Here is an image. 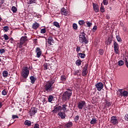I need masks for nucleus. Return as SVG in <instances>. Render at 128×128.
I'll list each match as a JSON object with an SVG mask.
<instances>
[{"instance_id":"f257e3e1","label":"nucleus","mask_w":128,"mask_h":128,"mask_svg":"<svg viewBox=\"0 0 128 128\" xmlns=\"http://www.w3.org/2000/svg\"><path fill=\"white\" fill-rule=\"evenodd\" d=\"M72 94V89H68L62 96V100L63 102H66L70 98Z\"/></svg>"},{"instance_id":"f03ea898","label":"nucleus","mask_w":128,"mask_h":128,"mask_svg":"<svg viewBox=\"0 0 128 128\" xmlns=\"http://www.w3.org/2000/svg\"><path fill=\"white\" fill-rule=\"evenodd\" d=\"M29 74H30V68L26 66L23 67L22 69V71L21 72V76H22L23 78L26 80Z\"/></svg>"},{"instance_id":"7ed1b4c3","label":"nucleus","mask_w":128,"mask_h":128,"mask_svg":"<svg viewBox=\"0 0 128 128\" xmlns=\"http://www.w3.org/2000/svg\"><path fill=\"white\" fill-rule=\"evenodd\" d=\"M27 42H28V38L26 36H22L20 40V48H22V46H26L28 44Z\"/></svg>"},{"instance_id":"20e7f679","label":"nucleus","mask_w":128,"mask_h":128,"mask_svg":"<svg viewBox=\"0 0 128 128\" xmlns=\"http://www.w3.org/2000/svg\"><path fill=\"white\" fill-rule=\"evenodd\" d=\"M116 94L119 98H128V92L122 89H118L117 91Z\"/></svg>"},{"instance_id":"39448f33","label":"nucleus","mask_w":128,"mask_h":128,"mask_svg":"<svg viewBox=\"0 0 128 128\" xmlns=\"http://www.w3.org/2000/svg\"><path fill=\"white\" fill-rule=\"evenodd\" d=\"M54 84V81H49L45 85V90L47 92H50L52 90V84Z\"/></svg>"},{"instance_id":"423d86ee","label":"nucleus","mask_w":128,"mask_h":128,"mask_svg":"<svg viewBox=\"0 0 128 128\" xmlns=\"http://www.w3.org/2000/svg\"><path fill=\"white\" fill-rule=\"evenodd\" d=\"M80 42L81 44H88V40L86 38V36L84 32H82L80 34L79 36Z\"/></svg>"},{"instance_id":"0eeeda50","label":"nucleus","mask_w":128,"mask_h":128,"mask_svg":"<svg viewBox=\"0 0 128 128\" xmlns=\"http://www.w3.org/2000/svg\"><path fill=\"white\" fill-rule=\"evenodd\" d=\"M86 101L81 100L79 102L78 104V108L79 110H82L86 106Z\"/></svg>"},{"instance_id":"6e6552de","label":"nucleus","mask_w":128,"mask_h":128,"mask_svg":"<svg viewBox=\"0 0 128 128\" xmlns=\"http://www.w3.org/2000/svg\"><path fill=\"white\" fill-rule=\"evenodd\" d=\"M95 86L97 90L100 92V90L104 88V84L102 82H99L95 84Z\"/></svg>"},{"instance_id":"1a4fd4ad","label":"nucleus","mask_w":128,"mask_h":128,"mask_svg":"<svg viewBox=\"0 0 128 128\" xmlns=\"http://www.w3.org/2000/svg\"><path fill=\"white\" fill-rule=\"evenodd\" d=\"M110 122L112 124H118V120L116 116H112L110 118Z\"/></svg>"},{"instance_id":"9d476101","label":"nucleus","mask_w":128,"mask_h":128,"mask_svg":"<svg viewBox=\"0 0 128 128\" xmlns=\"http://www.w3.org/2000/svg\"><path fill=\"white\" fill-rule=\"evenodd\" d=\"M36 112H38V108L35 107H32L29 112V114L30 116H32L36 114Z\"/></svg>"},{"instance_id":"9b49d317","label":"nucleus","mask_w":128,"mask_h":128,"mask_svg":"<svg viewBox=\"0 0 128 128\" xmlns=\"http://www.w3.org/2000/svg\"><path fill=\"white\" fill-rule=\"evenodd\" d=\"M88 64H86L82 70V75L83 76H86L88 74Z\"/></svg>"},{"instance_id":"f8f14e48","label":"nucleus","mask_w":128,"mask_h":128,"mask_svg":"<svg viewBox=\"0 0 128 128\" xmlns=\"http://www.w3.org/2000/svg\"><path fill=\"white\" fill-rule=\"evenodd\" d=\"M62 110V108L61 106H55L54 109L52 110V112H53V114H56L58 112H61Z\"/></svg>"},{"instance_id":"ddd939ff","label":"nucleus","mask_w":128,"mask_h":128,"mask_svg":"<svg viewBox=\"0 0 128 128\" xmlns=\"http://www.w3.org/2000/svg\"><path fill=\"white\" fill-rule=\"evenodd\" d=\"M114 52L116 53V54H118V48H120L118 44L116 42H114Z\"/></svg>"},{"instance_id":"4468645a","label":"nucleus","mask_w":128,"mask_h":128,"mask_svg":"<svg viewBox=\"0 0 128 128\" xmlns=\"http://www.w3.org/2000/svg\"><path fill=\"white\" fill-rule=\"evenodd\" d=\"M58 116L62 118V120H64L66 115V112L60 111L58 113Z\"/></svg>"},{"instance_id":"2eb2a0df","label":"nucleus","mask_w":128,"mask_h":128,"mask_svg":"<svg viewBox=\"0 0 128 128\" xmlns=\"http://www.w3.org/2000/svg\"><path fill=\"white\" fill-rule=\"evenodd\" d=\"M36 53L37 58H40V56H42V50H40V48H36Z\"/></svg>"},{"instance_id":"dca6fc26","label":"nucleus","mask_w":128,"mask_h":128,"mask_svg":"<svg viewBox=\"0 0 128 128\" xmlns=\"http://www.w3.org/2000/svg\"><path fill=\"white\" fill-rule=\"evenodd\" d=\"M40 27V24L38 23L37 22H34L32 24V28L33 30H37Z\"/></svg>"},{"instance_id":"f3484780","label":"nucleus","mask_w":128,"mask_h":128,"mask_svg":"<svg viewBox=\"0 0 128 128\" xmlns=\"http://www.w3.org/2000/svg\"><path fill=\"white\" fill-rule=\"evenodd\" d=\"M61 12L63 16H68V12L66 11L64 8L61 9Z\"/></svg>"},{"instance_id":"a211bd4d","label":"nucleus","mask_w":128,"mask_h":128,"mask_svg":"<svg viewBox=\"0 0 128 128\" xmlns=\"http://www.w3.org/2000/svg\"><path fill=\"white\" fill-rule=\"evenodd\" d=\"M93 8L96 12H98L100 10V9H98V6L96 4H94V3L93 4Z\"/></svg>"},{"instance_id":"6ab92c4d","label":"nucleus","mask_w":128,"mask_h":128,"mask_svg":"<svg viewBox=\"0 0 128 128\" xmlns=\"http://www.w3.org/2000/svg\"><path fill=\"white\" fill-rule=\"evenodd\" d=\"M47 42H48V44L52 46V42H54V39H52V36H49L48 38Z\"/></svg>"},{"instance_id":"aec40b11","label":"nucleus","mask_w":128,"mask_h":128,"mask_svg":"<svg viewBox=\"0 0 128 128\" xmlns=\"http://www.w3.org/2000/svg\"><path fill=\"white\" fill-rule=\"evenodd\" d=\"M24 124L25 126H32V122L28 120H25Z\"/></svg>"},{"instance_id":"412c9836","label":"nucleus","mask_w":128,"mask_h":128,"mask_svg":"<svg viewBox=\"0 0 128 128\" xmlns=\"http://www.w3.org/2000/svg\"><path fill=\"white\" fill-rule=\"evenodd\" d=\"M66 106H68L66 104H63L62 106V108L64 112H68V110H66Z\"/></svg>"},{"instance_id":"4be33fe9","label":"nucleus","mask_w":128,"mask_h":128,"mask_svg":"<svg viewBox=\"0 0 128 128\" xmlns=\"http://www.w3.org/2000/svg\"><path fill=\"white\" fill-rule=\"evenodd\" d=\"M8 76V72L6 70H4L2 72V76L4 78H7Z\"/></svg>"},{"instance_id":"5701e85b","label":"nucleus","mask_w":128,"mask_h":128,"mask_svg":"<svg viewBox=\"0 0 128 128\" xmlns=\"http://www.w3.org/2000/svg\"><path fill=\"white\" fill-rule=\"evenodd\" d=\"M60 80H62V82H66V76L62 75L60 76Z\"/></svg>"},{"instance_id":"b1692460","label":"nucleus","mask_w":128,"mask_h":128,"mask_svg":"<svg viewBox=\"0 0 128 128\" xmlns=\"http://www.w3.org/2000/svg\"><path fill=\"white\" fill-rule=\"evenodd\" d=\"M30 78L31 80V82L32 84H34V82H36V78L34 76H30Z\"/></svg>"},{"instance_id":"393cba45","label":"nucleus","mask_w":128,"mask_h":128,"mask_svg":"<svg viewBox=\"0 0 128 128\" xmlns=\"http://www.w3.org/2000/svg\"><path fill=\"white\" fill-rule=\"evenodd\" d=\"M65 126L66 128H70L72 126V122H68V124H66L65 125Z\"/></svg>"},{"instance_id":"a878e982","label":"nucleus","mask_w":128,"mask_h":128,"mask_svg":"<svg viewBox=\"0 0 128 128\" xmlns=\"http://www.w3.org/2000/svg\"><path fill=\"white\" fill-rule=\"evenodd\" d=\"M74 76H80V71L79 70H77L74 71Z\"/></svg>"},{"instance_id":"bb28decb","label":"nucleus","mask_w":128,"mask_h":128,"mask_svg":"<svg viewBox=\"0 0 128 128\" xmlns=\"http://www.w3.org/2000/svg\"><path fill=\"white\" fill-rule=\"evenodd\" d=\"M110 106H112V104H110V102H108V101H106L105 102V106L106 107H110Z\"/></svg>"},{"instance_id":"cd10ccee","label":"nucleus","mask_w":128,"mask_h":128,"mask_svg":"<svg viewBox=\"0 0 128 128\" xmlns=\"http://www.w3.org/2000/svg\"><path fill=\"white\" fill-rule=\"evenodd\" d=\"M90 123L91 124H96V120L95 118H92Z\"/></svg>"},{"instance_id":"c85d7f7f","label":"nucleus","mask_w":128,"mask_h":128,"mask_svg":"<svg viewBox=\"0 0 128 128\" xmlns=\"http://www.w3.org/2000/svg\"><path fill=\"white\" fill-rule=\"evenodd\" d=\"M48 100L49 102H52L54 100V96H50L48 98Z\"/></svg>"},{"instance_id":"c756f323","label":"nucleus","mask_w":128,"mask_h":128,"mask_svg":"<svg viewBox=\"0 0 128 128\" xmlns=\"http://www.w3.org/2000/svg\"><path fill=\"white\" fill-rule=\"evenodd\" d=\"M76 65H77L78 66H80V64H82V61L80 60H78L76 62Z\"/></svg>"},{"instance_id":"7c9ffc66","label":"nucleus","mask_w":128,"mask_h":128,"mask_svg":"<svg viewBox=\"0 0 128 128\" xmlns=\"http://www.w3.org/2000/svg\"><path fill=\"white\" fill-rule=\"evenodd\" d=\"M12 10L14 13L16 12H18V8H16V6H13L12 8Z\"/></svg>"},{"instance_id":"2f4dec72","label":"nucleus","mask_w":128,"mask_h":128,"mask_svg":"<svg viewBox=\"0 0 128 128\" xmlns=\"http://www.w3.org/2000/svg\"><path fill=\"white\" fill-rule=\"evenodd\" d=\"M116 38L119 42H122V38L120 36H116Z\"/></svg>"},{"instance_id":"473e14b6","label":"nucleus","mask_w":128,"mask_h":128,"mask_svg":"<svg viewBox=\"0 0 128 128\" xmlns=\"http://www.w3.org/2000/svg\"><path fill=\"white\" fill-rule=\"evenodd\" d=\"M54 26H56V28H60V24L56 22H54Z\"/></svg>"},{"instance_id":"72a5a7b5","label":"nucleus","mask_w":128,"mask_h":128,"mask_svg":"<svg viewBox=\"0 0 128 128\" xmlns=\"http://www.w3.org/2000/svg\"><path fill=\"white\" fill-rule=\"evenodd\" d=\"M78 56H80V58H84V56H86V54H84L82 53H79Z\"/></svg>"},{"instance_id":"f704fd0d","label":"nucleus","mask_w":128,"mask_h":128,"mask_svg":"<svg viewBox=\"0 0 128 128\" xmlns=\"http://www.w3.org/2000/svg\"><path fill=\"white\" fill-rule=\"evenodd\" d=\"M100 10L101 12H105L104 8V6H102H102L100 8Z\"/></svg>"},{"instance_id":"c9c22d12","label":"nucleus","mask_w":128,"mask_h":128,"mask_svg":"<svg viewBox=\"0 0 128 128\" xmlns=\"http://www.w3.org/2000/svg\"><path fill=\"white\" fill-rule=\"evenodd\" d=\"M118 66H124V61L122 60H120L118 62Z\"/></svg>"},{"instance_id":"e433bc0d","label":"nucleus","mask_w":128,"mask_h":128,"mask_svg":"<svg viewBox=\"0 0 128 128\" xmlns=\"http://www.w3.org/2000/svg\"><path fill=\"white\" fill-rule=\"evenodd\" d=\"M102 3L104 6H108V0H104Z\"/></svg>"},{"instance_id":"4c0bfd02","label":"nucleus","mask_w":128,"mask_h":128,"mask_svg":"<svg viewBox=\"0 0 128 128\" xmlns=\"http://www.w3.org/2000/svg\"><path fill=\"white\" fill-rule=\"evenodd\" d=\"M78 24L80 26H82L84 24V20H80L78 21Z\"/></svg>"},{"instance_id":"58836bf2","label":"nucleus","mask_w":128,"mask_h":128,"mask_svg":"<svg viewBox=\"0 0 128 128\" xmlns=\"http://www.w3.org/2000/svg\"><path fill=\"white\" fill-rule=\"evenodd\" d=\"M3 37L4 38L5 40H8L10 38H8V35H6V34H4L3 36Z\"/></svg>"},{"instance_id":"ea45409f","label":"nucleus","mask_w":128,"mask_h":128,"mask_svg":"<svg viewBox=\"0 0 128 128\" xmlns=\"http://www.w3.org/2000/svg\"><path fill=\"white\" fill-rule=\"evenodd\" d=\"M3 28L5 32H8V30H10V28H8V26H5Z\"/></svg>"},{"instance_id":"a19ab883","label":"nucleus","mask_w":128,"mask_h":128,"mask_svg":"<svg viewBox=\"0 0 128 128\" xmlns=\"http://www.w3.org/2000/svg\"><path fill=\"white\" fill-rule=\"evenodd\" d=\"M104 50H102V49H100L99 50V54H100V56H102V54H104Z\"/></svg>"},{"instance_id":"79ce46f5","label":"nucleus","mask_w":128,"mask_h":128,"mask_svg":"<svg viewBox=\"0 0 128 128\" xmlns=\"http://www.w3.org/2000/svg\"><path fill=\"white\" fill-rule=\"evenodd\" d=\"M72 26L74 30H78V25L76 24H74Z\"/></svg>"},{"instance_id":"37998d69","label":"nucleus","mask_w":128,"mask_h":128,"mask_svg":"<svg viewBox=\"0 0 128 128\" xmlns=\"http://www.w3.org/2000/svg\"><path fill=\"white\" fill-rule=\"evenodd\" d=\"M46 28H42L40 30V33L41 34H46Z\"/></svg>"},{"instance_id":"c03bdc74","label":"nucleus","mask_w":128,"mask_h":128,"mask_svg":"<svg viewBox=\"0 0 128 128\" xmlns=\"http://www.w3.org/2000/svg\"><path fill=\"white\" fill-rule=\"evenodd\" d=\"M97 28H98V27L96 26H94L92 30V32H96V30Z\"/></svg>"},{"instance_id":"a18cd8bd","label":"nucleus","mask_w":128,"mask_h":128,"mask_svg":"<svg viewBox=\"0 0 128 128\" xmlns=\"http://www.w3.org/2000/svg\"><path fill=\"white\" fill-rule=\"evenodd\" d=\"M44 70H48V63H44Z\"/></svg>"},{"instance_id":"49530a36","label":"nucleus","mask_w":128,"mask_h":128,"mask_svg":"<svg viewBox=\"0 0 128 128\" xmlns=\"http://www.w3.org/2000/svg\"><path fill=\"white\" fill-rule=\"evenodd\" d=\"M12 118L13 120H14L15 118H18V115H12Z\"/></svg>"},{"instance_id":"de8ad7c7","label":"nucleus","mask_w":128,"mask_h":128,"mask_svg":"<svg viewBox=\"0 0 128 128\" xmlns=\"http://www.w3.org/2000/svg\"><path fill=\"white\" fill-rule=\"evenodd\" d=\"M78 120H80V116H75V118H74L75 122H78Z\"/></svg>"},{"instance_id":"09e8293b","label":"nucleus","mask_w":128,"mask_h":128,"mask_svg":"<svg viewBox=\"0 0 128 128\" xmlns=\"http://www.w3.org/2000/svg\"><path fill=\"white\" fill-rule=\"evenodd\" d=\"M6 94H8V92H6V90H4L2 91V96H6Z\"/></svg>"},{"instance_id":"8fccbe9b","label":"nucleus","mask_w":128,"mask_h":128,"mask_svg":"<svg viewBox=\"0 0 128 128\" xmlns=\"http://www.w3.org/2000/svg\"><path fill=\"white\" fill-rule=\"evenodd\" d=\"M4 52H6V50H4V49H0V54H2Z\"/></svg>"},{"instance_id":"3c124183","label":"nucleus","mask_w":128,"mask_h":128,"mask_svg":"<svg viewBox=\"0 0 128 128\" xmlns=\"http://www.w3.org/2000/svg\"><path fill=\"white\" fill-rule=\"evenodd\" d=\"M86 24H87L88 26L90 27L92 26V22H87Z\"/></svg>"},{"instance_id":"603ef678","label":"nucleus","mask_w":128,"mask_h":128,"mask_svg":"<svg viewBox=\"0 0 128 128\" xmlns=\"http://www.w3.org/2000/svg\"><path fill=\"white\" fill-rule=\"evenodd\" d=\"M124 120L128 122V114H126L124 116Z\"/></svg>"},{"instance_id":"864d4df0","label":"nucleus","mask_w":128,"mask_h":128,"mask_svg":"<svg viewBox=\"0 0 128 128\" xmlns=\"http://www.w3.org/2000/svg\"><path fill=\"white\" fill-rule=\"evenodd\" d=\"M110 44H112V40H108V41H106L107 46Z\"/></svg>"},{"instance_id":"5fc2aeb1","label":"nucleus","mask_w":128,"mask_h":128,"mask_svg":"<svg viewBox=\"0 0 128 128\" xmlns=\"http://www.w3.org/2000/svg\"><path fill=\"white\" fill-rule=\"evenodd\" d=\"M34 128H40V125L38 124H34Z\"/></svg>"},{"instance_id":"6e6d98bb","label":"nucleus","mask_w":128,"mask_h":128,"mask_svg":"<svg viewBox=\"0 0 128 128\" xmlns=\"http://www.w3.org/2000/svg\"><path fill=\"white\" fill-rule=\"evenodd\" d=\"M124 60H125V64H126V62H128V56H125Z\"/></svg>"},{"instance_id":"4d7b16f0","label":"nucleus","mask_w":128,"mask_h":128,"mask_svg":"<svg viewBox=\"0 0 128 128\" xmlns=\"http://www.w3.org/2000/svg\"><path fill=\"white\" fill-rule=\"evenodd\" d=\"M80 47H77L76 49V52H80Z\"/></svg>"},{"instance_id":"13d9d810","label":"nucleus","mask_w":128,"mask_h":128,"mask_svg":"<svg viewBox=\"0 0 128 128\" xmlns=\"http://www.w3.org/2000/svg\"><path fill=\"white\" fill-rule=\"evenodd\" d=\"M10 42H11V44H14V38H10Z\"/></svg>"},{"instance_id":"bf43d9fd","label":"nucleus","mask_w":128,"mask_h":128,"mask_svg":"<svg viewBox=\"0 0 128 128\" xmlns=\"http://www.w3.org/2000/svg\"><path fill=\"white\" fill-rule=\"evenodd\" d=\"M4 0H0V4H4Z\"/></svg>"},{"instance_id":"052dcab7","label":"nucleus","mask_w":128,"mask_h":128,"mask_svg":"<svg viewBox=\"0 0 128 128\" xmlns=\"http://www.w3.org/2000/svg\"><path fill=\"white\" fill-rule=\"evenodd\" d=\"M127 28H126V27H124L123 28V30L124 31V32H126V30H127Z\"/></svg>"},{"instance_id":"680f3d73","label":"nucleus","mask_w":128,"mask_h":128,"mask_svg":"<svg viewBox=\"0 0 128 128\" xmlns=\"http://www.w3.org/2000/svg\"><path fill=\"white\" fill-rule=\"evenodd\" d=\"M2 102H0V108H2Z\"/></svg>"},{"instance_id":"e2e57ef3","label":"nucleus","mask_w":128,"mask_h":128,"mask_svg":"<svg viewBox=\"0 0 128 128\" xmlns=\"http://www.w3.org/2000/svg\"><path fill=\"white\" fill-rule=\"evenodd\" d=\"M30 4H34V1L30 0Z\"/></svg>"},{"instance_id":"0e129e2a","label":"nucleus","mask_w":128,"mask_h":128,"mask_svg":"<svg viewBox=\"0 0 128 128\" xmlns=\"http://www.w3.org/2000/svg\"><path fill=\"white\" fill-rule=\"evenodd\" d=\"M2 22V17H0V22Z\"/></svg>"},{"instance_id":"69168bd1","label":"nucleus","mask_w":128,"mask_h":128,"mask_svg":"<svg viewBox=\"0 0 128 128\" xmlns=\"http://www.w3.org/2000/svg\"><path fill=\"white\" fill-rule=\"evenodd\" d=\"M2 126V124H0V126Z\"/></svg>"},{"instance_id":"338daca9","label":"nucleus","mask_w":128,"mask_h":128,"mask_svg":"<svg viewBox=\"0 0 128 128\" xmlns=\"http://www.w3.org/2000/svg\"><path fill=\"white\" fill-rule=\"evenodd\" d=\"M23 82H26V80H24V81H23Z\"/></svg>"},{"instance_id":"774afa93","label":"nucleus","mask_w":128,"mask_h":128,"mask_svg":"<svg viewBox=\"0 0 128 128\" xmlns=\"http://www.w3.org/2000/svg\"><path fill=\"white\" fill-rule=\"evenodd\" d=\"M24 34L26 35V34Z\"/></svg>"}]
</instances>
